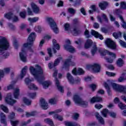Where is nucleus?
<instances>
[{
  "label": "nucleus",
  "mask_w": 126,
  "mask_h": 126,
  "mask_svg": "<svg viewBox=\"0 0 126 126\" xmlns=\"http://www.w3.org/2000/svg\"><path fill=\"white\" fill-rule=\"evenodd\" d=\"M32 81H33V80H30L28 78H26L25 80V83L27 86H29V85H30V82H32Z\"/></svg>",
  "instance_id": "obj_50"
},
{
  "label": "nucleus",
  "mask_w": 126,
  "mask_h": 126,
  "mask_svg": "<svg viewBox=\"0 0 126 126\" xmlns=\"http://www.w3.org/2000/svg\"><path fill=\"white\" fill-rule=\"evenodd\" d=\"M34 30H35L36 32H38V33H40L42 31V28L41 27L37 26L34 28Z\"/></svg>",
  "instance_id": "obj_52"
},
{
  "label": "nucleus",
  "mask_w": 126,
  "mask_h": 126,
  "mask_svg": "<svg viewBox=\"0 0 126 126\" xmlns=\"http://www.w3.org/2000/svg\"><path fill=\"white\" fill-rule=\"evenodd\" d=\"M80 3H81V0H76L74 4V6H78Z\"/></svg>",
  "instance_id": "obj_55"
},
{
  "label": "nucleus",
  "mask_w": 126,
  "mask_h": 126,
  "mask_svg": "<svg viewBox=\"0 0 126 126\" xmlns=\"http://www.w3.org/2000/svg\"><path fill=\"white\" fill-rule=\"evenodd\" d=\"M65 126H80L79 124L72 122H65Z\"/></svg>",
  "instance_id": "obj_36"
},
{
  "label": "nucleus",
  "mask_w": 126,
  "mask_h": 126,
  "mask_svg": "<svg viewBox=\"0 0 126 126\" xmlns=\"http://www.w3.org/2000/svg\"><path fill=\"white\" fill-rule=\"evenodd\" d=\"M35 38H36V33L35 32H32L28 38L27 43H24L23 45L21 52L19 53V55L21 60L24 63L27 62V56H26L27 48H29L30 52L34 53V50L32 49V47L34 46Z\"/></svg>",
  "instance_id": "obj_2"
},
{
  "label": "nucleus",
  "mask_w": 126,
  "mask_h": 126,
  "mask_svg": "<svg viewBox=\"0 0 126 126\" xmlns=\"http://www.w3.org/2000/svg\"><path fill=\"white\" fill-rule=\"evenodd\" d=\"M48 54L49 55V57H45V61H50L51 60V57H53L52 55V49L51 48L47 49Z\"/></svg>",
  "instance_id": "obj_34"
},
{
  "label": "nucleus",
  "mask_w": 126,
  "mask_h": 126,
  "mask_svg": "<svg viewBox=\"0 0 126 126\" xmlns=\"http://www.w3.org/2000/svg\"><path fill=\"white\" fill-rule=\"evenodd\" d=\"M62 60H63V58L62 57H59V58H58L57 59H56L55 62H54V65H56L57 66V65H58L59 64V63H60V62H61V61H62Z\"/></svg>",
  "instance_id": "obj_42"
},
{
  "label": "nucleus",
  "mask_w": 126,
  "mask_h": 126,
  "mask_svg": "<svg viewBox=\"0 0 126 126\" xmlns=\"http://www.w3.org/2000/svg\"><path fill=\"white\" fill-rule=\"evenodd\" d=\"M40 106L43 110H47L48 109V103L44 99L40 100Z\"/></svg>",
  "instance_id": "obj_20"
},
{
  "label": "nucleus",
  "mask_w": 126,
  "mask_h": 126,
  "mask_svg": "<svg viewBox=\"0 0 126 126\" xmlns=\"http://www.w3.org/2000/svg\"><path fill=\"white\" fill-rule=\"evenodd\" d=\"M78 118H79V114L78 113H74L72 116V119L73 120H78Z\"/></svg>",
  "instance_id": "obj_54"
},
{
  "label": "nucleus",
  "mask_w": 126,
  "mask_h": 126,
  "mask_svg": "<svg viewBox=\"0 0 126 126\" xmlns=\"http://www.w3.org/2000/svg\"><path fill=\"white\" fill-rule=\"evenodd\" d=\"M106 75H108V76H116V73L113 72H110L109 71L106 72Z\"/></svg>",
  "instance_id": "obj_53"
},
{
  "label": "nucleus",
  "mask_w": 126,
  "mask_h": 126,
  "mask_svg": "<svg viewBox=\"0 0 126 126\" xmlns=\"http://www.w3.org/2000/svg\"><path fill=\"white\" fill-rule=\"evenodd\" d=\"M23 102L26 104V105H28V106L31 105L32 103L31 100L26 97L23 98Z\"/></svg>",
  "instance_id": "obj_38"
},
{
  "label": "nucleus",
  "mask_w": 126,
  "mask_h": 126,
  "mask_svg": "<svg viewBox=\"0 0 126 126\" xmlns=\"http://www.w3.org/2000/svg\"><path fill=\"white\" fill-rule=\"evenodd\" d=\"M36 115V112H32L31 113L29 112H26V116L27 118H29V117H32L33 116Z\"/></svg>",
  "instance_id": "obj_43"
},
{
  "label": "nucleus",
  "mask_w": 126,
  "mask_h": 126,
  "mask_svg": "<svg viewBox=\"0 0 126 126\" xmlns=\"http://www.w3.org/2000/svg\"><path fill=\"white\" fill-rule=\"evenodd\" d=\"M105 43L108 48H110V49H112V50L116 49V43L110 38L106 39L105 41Z\"/></svg>",
  "instance_id": "obj_10"
},
{
  "label": "nucleus",
  "mask_w": 126,
  "mask_h": 126,
  "mask_svg": "<svg viewBox=\"0 0 126 126\" xmlns=\"http://www.w3.org/2000/svg\"><path fill=\"white\" fill-rule=\"evenodd\" d=\"M66 44H67L64 45L65 50H66L69 53H75V48L70 45L71 44L70 40H66Z\"/></svg>",
  "instance_id": "obj_9"
},
{
  "label": "nucleus",
  "mask_w": 126,
  "mask_h": 126,
  "mask_svg": "<svg viewBox=\"0 0 126 126\" xmlns=\"http://www.w3.org/2000/svg\"><path fill=\"white\" fill-rule=\"evenodd\" d=\"M119 43H120L121 46H122V47H123V48H126V42H124L122 40H120Z\"/></svg>",
  "instance_id": "obj_61"
},
{
  "label": "nucleus",
  "mask_w": 126,
  "mask_h": 126,
  "mask_svg": "<svg viewBox=\"0 0 126 126\" xmlns=\"http://www.w3.org/2000/svg\"><path fill=\"white\" fill-rule=\"evenodd\" d=\"M35 67L33 66H31L29 68L31 74L34 76L35 79L37 80L39 84H42L44 89H48L52 84V83L50 81L43 82V80H45L44 70L38 64H35Z\"/></svg>",
  "instance_id": "obj_1"
},
{
  "label": "nucleus",
  "mask_w": 126,
  "mask_h": 126,
  "mask_svg": "<svg viewBox=\"0 0 126 126\" xmlns=\"http://www.w3.org/2000/svg\"><path fill=\"white\" fill-rule=\"evenodd\" d=\"M31 5L33 12H34V13H39L40 9L39 7L37 6V5H35L34 3H32Z\"/></svg>",
  "instance_id": "obj_24"
},
{
  "label": "nucleus",
  "mask_w": 126,
  "mask_h": 126,
  "mask_svg": "<svg viewBox=\"0 0 126 126\" xmlns=\"http://www.w3.org/2000/svg\"><path fill=\"white\" fill-rule=\"evenodd\" d=\"M67 11L68 13H69L71 15H74L76 13V9L72 7L68 8L67 9Z\"/></svg>",
  "instance_id": "obj_30"
},
{
  "label": "nucleus",
  "mask_w": 126,
  "mask_h": 126,
  "mask_svg": "<svg viewBox=\"0 0 126 126\" xmlns=\"http://www.w3.org/2000/svg\"><path fill=\"white\" fill-rule=\"evenodd\" d=\"M73 100L76 104L82 105V106H85V107L88 105V102L87 101H83L82 99H81V97H80V96L77 94L74 95Z\"/></svg>",
  "instance_id": "obj_7"
},
{
  "label": "nucleus",
  "mask_w": 126,
  "mask_h": 126,
  "mask_svg": "<svg viewBox=\"0 0 126 126\" xmlns=\"http://www.w3.org/2000/svg\"><path fill=\"white\" fill-rule=\"evenodd\" d=\"M28 87L30 90H38V87L33 83H30V85Z\"/></svg>",
  "instance_id": "obj_27"
},
{
  "label": "nucleus",
  "mask_w": 126,
  "mask_h": 126,
  "mask_svg": "<svg viewBox=\"0 0 126 126\" xmlns=\"http://www.w3.org/2000/svg\"><path fill=\"white\" fill-rule=\"evenodd\" d=\"M28 20L31 22V23H35V22H37L39 20V17L29 18Z\"/></svg>",
  "instance_id": "obj_35"
},
{
  "label": "nucleus",
  "mask_w": 126,
  "mask_h": 126,
  "mask_svg": "<svg viewBox=\"0 0 126 126\" xmlns=\"http://www.w3.org/2000/svg\"><path fill=\"white\" fill-rule=\"evenodd\" d=\"M47 22L49 24L51 29L53 30L54 32L56 33V34H58L60 32L59 31V28H58V26H57V23L52 18H47L46 19Z\"/></svg>",
  "instance_id": "obj_6"
},
{
  "label": "nucleus",
  "mask_w": 126,
  "mask_h": 126,
  "mask_svg": "<svg viewBox=\"0 0 126 126\" xmlns=\"http://www.w3.org/2000/svg\"><path fill=\"white\" fill-rule=\"evenodd\" d=\"M97 50L98 51L99 53H100L101 56H106V55H108L112 57V59L108 58L107 57H105V59L107 61V63H112L114 60L116 59V54L111 52L107 50L102 49V48H97V46L96 45H94L92 47V49L91 50V53L92 56H94L95 54H96V52Z\"/></svg>",
  "instance_id": "obj_4"
},
{
  "label": "nucleus",
  "mask_w": 126,
  "mask_h": 126,
  "mask_svg": "<svg viewBox=\"0 0 126 126\" xmlns=\"http://www.w3.org/2000/svg\"><path fill=\"white\" fill-rule=\"evenodd\" d=\"M122 13V11L120 9H117L115 10V14L118 15V17L120 18V16H122L120 14Z\"/></svg>",
  "instance_id": "obj_56"
},
{
  "label": "nucleus",
  "mask_w": 126,
  "mask_h": 126,
  "mask_svg": "<svg viewBox=\"0 0 126 126\" xmlns=\"http://www.w3.org/2000/svg\"><path fill=\"white\" fill-rule=\"evenodd\" d=\"M30 123H31V120H29L26 122H22L21 126H27V125H28V124H30Z\"/></svg>",
  "instance_id": "obj_58"
},
{
  "label": "nucleus",
  "mask_w": 126,
  "mask_h": 126,
  "mask_svg": "<svg viewBox=\"0 0 126 126\" xmlns=\"http://www.w3.org/2000/svg\"><path fill=\"white\" fill-rule=\"evenodd\" d=\"M109 5V3L106 1H102L98 4V6L101 9V10H105L107 8V6Z\"/></svg>",
  "instance_id": "obj_18"
},
{
  "label": "nucleus",
  "mask_w": 126,
  "mask_h": 126,
  "mask_svg": "<svg viewBox=\"0 0 126 126\" xmlns=\"http://www.w3.org/2000/svg\"><path fill=\"white\" fill-rule=\"evenodd\" d=\"M120 8L121 9L126 10V2L122 1L120 3Z\"/></svg>",
  "instance_id": "obj_44"
},
{
  "label": "nucleus",
  "mask_w": 126,
  "mask_h": 126,
  "mask_svg": "<svg viewBox=\"0 0 126 126\" xmlns=\"http://www.w3.org/2000/svg\"><path fill=\"white\" fill-rule=\"evenodd\" d=\"M19 124V121L18 120H15V121H12L11 120V124L12 126H16L17 125Z\"/></svg>",
  "instance_id": "obj_47"
},
{
  "label": "nucleus",
  "mask_w": 126,
  "mask_h": 126,
  "mask_svg": "<svg viewBox=\"0 0 126 126\" xmlns=\"http://www.w3.org/2000/svg\"><path fill=\"white\" fill-rule=\"evenodd\" d=\"M91 34L93 36H94L95 38H99L100 40H103L104 37L101 35V34L99 33V32L95 31L94 30H92Z\"/></svg>",
  "instance_id": "obj_16"
},
{
  "label": "nucleus",
  "mask_w": 126,
  "mask_h": 126,
  "mask_svg": "<svg viewBox=\"0 0 126 126\" xmlns=\"http://www.w3.org/2000/svg\"><path fill=\"white\" fill-rule=\"evenodd\" d=\"M28 96L31 98V99H35L36 98V96H37V93L36 92L28 93Z\"/></svg>",
  "instance_id": "obj_33"
},
{
  "label": "nucleus",
  "mask_w": 126,
  "mask_h": 126,
  "mask_svg": "<svg viewBox=\"0 0 126 126\" xmlns=\"http://www.w3.org/2000/svg\"><path fill=\"white\" fill-rule=\"evenodd\" d=\"M4 17L7 18V19H12L13 20V22H17V21H19V19L17 16L13 15L12 13H9L4 15Z\"/></svg>",
  "instance_id": "obj_11"
},
{
  "label": "nucleus",
  "mask_w": 126,
  "mask_h": 126,
  "mask_svg": "<svg viewBox=\"0 0 126 126\" xmlns=\"http://www.w3.org/2000/svg\"><path fill=\"white\" fill-rule=\"evenodd\" d=\"M72 73L74 75H76L77 74H84V71L80 68H78L77 71H76V68H74V69L72 70Z\"/></svg>",
  "instance_id": "obj_17"
},
{
  "label": "nucleus",
  "mask_w": 126,
  "mask_h": 126,
  "mask_svg": "<svg viewBox=\"0 0 126 126\" xmlns=\"http://www.w3.org/2000/svg\"><path fill=\"white\" fill-rule=\"evenodd\" d=\"M101 17L103 18V19L104 20V21H105V22H108L109 21L108 17H107V15L105 14L102 13L101 14Z\"/></svg>",
  "instance_id": "obj_49"
},
{
  "label": "nucleus",
  "mask_w": 126,
  "mask_h": 126,
  "mask_svg": "<svg viewBox=\"0 0 126 126\" xmlns=\"http://www.w3.org/2000/svg\"><path fill=\"white\" fill-rule=\"evenodd\" d=\"M55 66H56L55 65V64L53 63L52 62L49 63H48V67L50 69L54 68V67H55Z\"/></svg>",
  "instance_id": "obj_60"
},
{
  "label": "nucleus",
  "mask_w": 126,
  "mask_h": 126,
  "mask_svg": "<svg viewBox=\"0 0 126 126\" xmlns=\"http://www.w3.org/2000/svg\"><path fill=\"white\" fill-rule=\"evenodd\" d=\"M66 78L71 84H73V83H74V79L73 78L72 75H71V73H67L66 75Z\"/></svg>",
  "instance_id": "obj_23"
},
{
  "label": "nucleus",
  "mask_w": 126,
  "mask_h": 126,
  "mask_svg": "<svg viewBox=\"0 0 126 126\" xmlns=\"http://www.w3.org/2000/svg\"><path fill=\"white\" fill-rule=\"evenodd\" d=\"M19 88H16L14 89V96L15 99H17L18 98V96H19Z\"/></svg>",
  "instance_id": "obj_32"
},
{
  "label": "nucleus",
  "mask_w": 126,
  "mask_h": 126,
  "mask_svg": "<svg viewBox=\"0 0 126 126\" xmlns=\"http://www.w3.org/2000/svg\"><path fill=\"white\" fill-rule=\"evenodd\" d=\"M101 113L103 117H104V118H106V117H107V114L109 113V110H108V109H104L102 110Z\"/></svg>",
  "instance_id": "obj_48"
},
{
  "label": "nucleus",
  "mask_w": 126,
  "mask_h": 126,
  "mask_svg": "<svg viewBox=\"0 0 126 126\" xmlns=\"http://www.w3.org/2000/svg\"><path fill=\"white\" fill-rule=\"evenodd\" d=\"M113 37L115 39H118V38H121L122 37V32H114L113 34Z\"/></svg>",
  "instance_id": "obj_37"
},
{
  "label": "nucleus",
  "mask_w": 126,
  "mask_h": 126,
  "mask_svg": "<svg viewBox=\"0 0 126 126\" xmlns=\"http://www.w3.org/2000/svg\"><path fill=\"white\" fill-rule=\"evenodd\" d=\"M117 65L121 67V66H123L125 63V62L121 58L118 59V60L117 61Z\"/></svg>",
  "instance_id": "obj_31"
},
{
  "label": "nucleus",
  "mask_w": 126,
  "mask_h": 126,
  "mask_svg": "<svg viewBox=\"0 0 126 126\" xmlns=\"http://www.w3.org/2000/svg\"><path fill=\"white\" fill-rule=\"evenodd\" d=\"M20 16L24 19L26 17V11H24L20 13Z\"/></svg>",
  "instance_id": "obj_51"
},
{
  "label": "nucleus",
  "mask_w": 126,
  "mask_h": 126,
  "mask_svg": "<svg viewBox=\"0 0 126 126\" xmlns=\"http://www.w3.org/2000/svg\"><path fill=\"white\" fill-rule=\"evenodd\" d=\"M91 67L94 72H100L101 66L98 63H94L91 65Z\"/></svg>",
  "instance_id": "obj_14"
},
{
  "label": "nucleus",
  "mask_w": 126,
  "mask_h": 126,
  "mask_svg": "<svg viewBox=\"0 0 126 126\" xmlns=\"http://www.w3.org/2000/svg\"><path fill=\"white\" fill-rule=\"evenodd\" d=\"M10 69L9 68H4V71L2 70H0V79L2 78L4 76V73H8Z\"/></svg>",
  "instance_id": "obj_21"
},
{
  "label": "nucleus",
  "mask_w": 126,
  "mask_h": 126,
  "mask_svg": "<svg viewBox=\"0 0 126 126\" xmlns=\"http://www.w3.org/2000/svg\"><path fill=\"white\" fill-rule=\"evenodd\" d=\"M90 102L91 104H94V103H97L98 102H102V97L94 96L90 99Z\"/></svg>",
  "instance_id": "obj_19"
},
{
  "label": "nucleus",
  "mask_w": 126,
  "mask_h": 126,
  "mask_svg": "<svg viewBox=\"0 0 126 126\" xmlns=\"http://www.w3.org/2000/svg\"><path fill=\"white\" fill-rule=\"evenodd\" d=\"M118 106L119 107V108L121 109V110H125L126 109V105L123 104V103H122V102H120L119 104H118Z\"/></svg>",
  "instance_id": "obj_45"
},
{
  "label": "nucleus",
  "mask_w": 126,
  "mask_h": 126,
  "mask_svg": "<svg viewBox=\"0 0 126 126\" xmlns=\"http://www.w3.org/2000/svg\"><path fill=\"white\" fill-rule=\"evenodd\" d=\"M0 122L1 124H4L5 125H6V122L5 121V115L3 114V113H1L0 114Z\"/></svg>",
  "instance_id": "obj_29"
},
{
  "label": "nucleus",
  "mask_w": 126,
  "mask_h": 126,
  "mask_svg": "<svg viewBox=\"0 0 126 126\" xmlns=\"http://www.w3.org/2000/svg\"><path fill=\"white\" fill-rule=\"evenodd\" d=\"M49 103L51 105H55L57 104V102H58V100L56 98H51L49 99Z\"/></svg>",
  "instance_id": "obj_41"
},
{
  "label": "nucleus",
  "mask_w": 126,
  "mask_h": 126,
  "mask_svg": "<svg viewBox=\"0 0 126 126\" xmlns=\"http://www.w3.org/2000/svg\"><path fill=\"white\" fill-rule=\"evenodd\" d=\"M90 88L93 90V91H95L96 90V85L94 84H92L89 85Z\"/></svg>",
  "instance_id": "obj_57"
},
{
  "label": "nucleus",
  "mask_w": 126,
  "mask_h": 126,
  "mask_svg": "<svg viewBox=\"0 0 126 126\" xmlns=\"http://www.w3.org/2000/svg\"><path fill=\"white\" fill-rule=\"evenodd\" d=\"M80 12L83 15H86V11L85 10L84 7H82L80 9Z\"/></svg>",
  "instance_id": "obj_62"
},
{
  "label": "nucleus",
  "mask_w": 126,
  "mask_h": 126,
  "mask_svg": "<svg viewBox=\"0 0 126 126\" xmlns=\"http://www.w3.org/2000/svg\"><path fill=\"white\" fill-rule=\"evenodd\" d=\"M0 108L3 112H5V113H8V108L7 107L3 105H1L0 106Z\"/></svg>",
  "instance_id": "obj_46"
},
{
  "label": "nucleus",
  "mask_w": 126,
  "mask_h": 126,
  "mask_svg": "<svg viewBox=\"0 0 126 126\" xmlns=\"http://www.w3.org/2000/svg\"><path fill=\"white\" fill-rule=\"evenodd\" d=\"M95 117L98 121V123L99 124H101V125H104L105 124V122L104 121V119L100 115H99V113H96Z\"/></svg>",
  "instance_id": "obj_22"
},
{
  "label": "nucleus",
  "mask_w": 126,
  "mask_h": 126,
  "mask_svg": "<svg viewBox=\"0 0 126 126\" xmlns=\"http://www.w3.org/2000/svg\"><path fill=\"white\" fill-rule=\"evenodd\" d=\"M64 28L65 31H68V30H69V25L68 23L65 24L64 25Z\"/></svg>",
  "instance_id": "obj_59"
},
{
  "label": "nucleus",
  "mask_w": 126,
  "mask_h": 126,
  "mask_svg": "<svg viewBox=\"0 0 126 126\" xmlns=\"http://www.w3.org/2000/svg\"><path fill=\"white\" fill-rule=\"evenodd\" d=\"M93 42L91 39H88L85 44V49H88L91 47V45H92Z\"/></svg>",
  "instance_id": "obj_26"
},
{
  "label": "nucleus",
  "mask_w": 126,
  "mask_h": 126,
  "mask_svg": "<svg viewBox=\"0 0 126 126\" xmlns=\"http://www.w3.org/2000/svg\"><path fill=\"white\" fill-rule=\"evenodd\" d=\"M114 81L112 80H108L107 82H105L103 84L104 87L107 90V93L109 96L111 95V90H110V86H112L117 92L120 93H124L126 94V86H122L121 85L113 83Z\"/></svg>",
  "instance_id": "obj_3"
},
{
  "label": "nucleus",
  "mask_w": 126,
  "mask_h": 126,
  "mask_svg": "<svg viewBox=\"0 0 126 126\" xmlns=\"http://www.w3.org/2000/svg\"><path fill=\"white\" fill-rule=\"evenodd\" d=\"M27 69H28V67L27 66H25L21 70V73L19 76V79H22L23 77L26 75V72L27 71Z\"/></svg>",
  "instance_id": "obj_15"
},
{
  "label": "nucleus",
  "mask_w": 126,
  "mask_h": 126,
  "mask_svg": "<svg viewBox=\"0 0 126 126\" xmlns=\"http://www.w3.org/2000/svg\"><path fill=\"white\" fill-rule=\"evenodd\" d=\"M57 50H60V45L59 44H55L54 45H53V48L52 49L54 54H56V53H57V50H56V49Z\"/></svg>",
  "instance_id": "obj_40"
},
{
  "label": "nucleus",
  "mask_w": 126,
  "mask_h": 126,
  "mask_svg": "<svg viewBox=\"0 0 126 126\" xmlns=\"http://www.w3.org/2000/svg\"><path fill=\"white\" fill-rule=\"evenodd\" d=\"M57 76H58V71L57 70H55L53 73V77L55 78V81L56 85L58 90L59 91H60V92H61V93H63V87H62V86H61V85H60V81L57 78Z\"/></svg>",
  "instance_id": "obj_8"
},
{
  "label": "nucleus",
  "mask_w": 126,
  "mask_h": 126,
  "mask_svg": "<svg viewBox=\"0 0 126 126\" xmlns=\"http://www.w3.org/2000/svg\"><path fill=\"white\" fill-rule=\"evenodd\" d=\"M44 122L46 124H48V125H49L51 126H55V125H54V123L53 122V120L50 118L45 119L44 120Z\"/></svg>",
  "instance_id": "obj_28"
},
{
  "label": "nucleus",
  "mask_w": 126,
  "mask_h": 126,
  "mask_svg": "<svg viewBox=\"0 0 126 126\" xmlns=\"http://www.w3.org/2000/svg\"><path fill=\"white\" fill-rule=\"evenodd\" d=\"M5 101L7 104L9 105H11L12 106L13 104H15L16 103V100L13 99L11 98V94H8L5 99Z\"/></svg>",
  "instance_id": "obj_13"
},
{
  "label": "nucleus",
  "mask_w": 126,
  "mask_h": 126,
  "mask_svg": "<svg viewBox=\"0 0 126 126\" xmlns=\"http://www.w3.org/2000/svg\"><path fill=\"white\" fill-rule=\"evenodd\" d=\"M94 107L95 108H96V109H98V110H100L101 108L103 107V105L100 104H96L95 105Z\"/></svg>",
  "instance_id": "obj_64"
},
{
  "label": "nucleus",
  "mask_w": 126,
  "mask_h": 126,
  "mask_svg": "<svg viewBox=\"0 0 126 126\" xmlns=\"http://www.w3.org/2000/svg\"><path fill=\"white\" fill-rule=\"evenodd\" d=\"M71 59H72V56L71 55L69 56L68 59H66L63 65V68H64L65 70H68V67L71 63Z\"/></svg>",
  "instance_id": "obj_12"
},
{
  "label": "nucleus",
  "mask_w": 126,
  "mask_h": 126,
  "mask_svg": "<svg viewBox=\"0 0 126 126\" xmlns=\"http://www.w3.org/2000/svg\"><path fill=\"white\" fill-rule=\"evenodd\" d=\"M54 118L56 120H58V121H63V116L61 115H59L58 114H55L54 115Z\"/></svg>",
  "instance_id": "obj_39"
},
{
  "label": "nucleus",
  "mask_w": 126,
  "mask_h": 126,
  "mask_svg": "<svg viewBox=\"0 0 126 126\" xmlns=\"http://www.w3.org/2000/svg\"><path fill=\"white\" fill-rule=\"evenodd\" d=\"M109 113L111 118H116V116H117V114L115 112H111Z\"/></svg>",
  "instance_id": "obj_63"
},
{
  "label": "nucleus",
  "mask_w": 126,
  "mask_h": 126,
  "mask_svg": "<svg viewBox=\"0 0 126 126\" xmlns=\"http://www.w3.org/2000/svg\"><path fill=\"white\" fill-rule=\"evenodd\" d=\"M9 48V43L6 38L0 36V55H2L4 59H6L9 53H6V50Z\"/></svg>",
  "instance_id": "obj_5"
},
{
  "label": "nucleus",
  "mask_w": 126,
  "mask_h": 126,
  "mask_svg": "<svg viewBox=\"0 0 126 126\" xmlns=\"http://www.w3.org/2000/svg\"><path fill=\"white\" fill-rule=\"evenodd\" d=\"M71 32L74 36H77L78 34H80V31L76 28H74L73 29H71Z\"/></svg>",
  "instance_id": "obj_25"
}]
</instances>
